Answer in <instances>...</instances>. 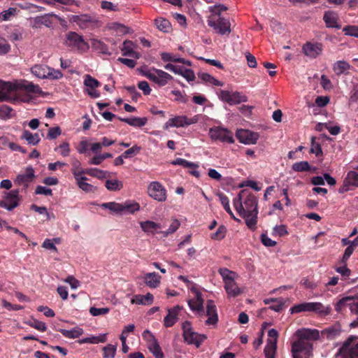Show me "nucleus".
Here are the masks:
<instances>
[{
    "label": "nucleus",
    "instance_id": "nucleus-1",
    "mask_svg": "<svg viewBox=\"0 0 358 358\" xmlns=\"http://www.w3.org/2000/svg\"><path fill=\"white\" fill-rule=\"evenodd\" d=\"M342 332V327L339 322L330 325L320 332L315 329L302 328L298 329L294 336L297 340L292 344L293 358H310L313 355V343L311 341H317L320 336L328 341L338 338Z\"/></svg>",
    "mask_w": 358,
    "mask_h": 358
},
{
    "label": "nucleus",
    "instance_id": "nucleus-2",
    "mask_svg": "<svg viewBox=\"0 0 358 358\" xmlns=\"http://www.w3.org/2000/svg\"><path fill=\"white\" fill-rule=\"evenodd\" d=\"M188 305L192 311H196L200 316L205 315L203 309V299L201 292H196L195 299L188 301ZM206 315L208 320L206 322L207 325H215L218 322L217 308L213 300H208L206 302Z\"/></svg>",
    "mask_w": 358,
    "mask_h": 358
},
{
    "label": "nucleus",
    "instance_id": "nucleus-3",
    "mask_svg": "<svg viewBox=\"0 0 358 358\" xmlns=\"http://www.w3.org/2000/svg\"><path fill=\"white\" fill-rule=\"evenodd\" d=\"M257 203V197L253 194H249L244 201V205L245 206V224L252 231H255L257 228L258 215Z\"/></svg>",
    "mask_w": 358,
    "mask_h": 358
},
{
    "label": "nucleus",
    "instance_id": "nucleus-4",
    "mask_svg": "<svg viewBox=\"0 0 358 358\" xmlns=\"http://www.w3.org/2000/svg\"><path fill=\"white\" fill-rule=\"evenodd\" d=\"M290 311L292 314L312 312L320 317H326L331 314V308L329 306H325L320 302H304L293 306Z\"/></svg>",
    "mask_w": 358,
    "mask_h": 358
},
{
    "label": "nucleus",
    "instance_id": "nucleus-5",
    "mask_svg": "<svg viewBox=\"0 0 358 358\" xmlns=\"http://www.w3.org/2000/svg\"><path fill=\"white\" fill-rule=\"evenodd\" d=\"M139 71L143 76L157 83L159 86H164L168 83L169 80L173 79L172 76L168 73L155 68L150 69L141 68Z\"/></svg>",
    "mask_w": 358,
    "mask_h": 358
},
{
    "label": "nucleus",
    "instance_id": "nucleus-6",
    "mask_svg": "<svg viewBox=\"0 0 358 358\" xmlns=\"http://www.w3.org/2000/svg\"><path fill=\"white\" fill-rule=\"evenodd\" d=\"M182 329L184 340L189 345H195L196 348H199L206 338L205 335L194 331L192 328V324L189 321H185L182 323Z\"/></svg>",
    "mask_w": 358,
    "mask_h": 358
},
{
    "label": "nucleus",
    "instance_id": "nucleus-7",
    "mask_svg": "<svg viewBox=\"0 0 358 358\" xmlns=\"http://www.w3.org/2000/svg\"><path fill=\"white\" fill-rule=\"evenodd\" d=\"M358 338L351 336L344 342L339 349L342 358H358Z\"/></svg>",
    "mask_w": 358,
    "mask_h": 358
},
{
    "label": "nucleus",
    "instance_id": "nucleus-8",
    "mask_svg": "<svg viewBox=\"0 0 358 358\" xmlns=\"http://www.w3.org/2000/svg\"><path fill=\"white\" fill-rule=\"evenodd\" d=\"M208 24L213 27L215 31L221 35L229 34L231 33V24L229 20L215 16L210 17L208 20Z\"/></svg>",
    "mask_w": 358,
    "mask_h": 358
},
{
    "label": "nucleus",
    "instance_id": "nucleus-9",
    "mask_svg": "<svg viewBox=\"0 0 358 358\" xmlns=\"http://www.w3.org/2000/svg\"><path fill=\"white\" fill-rule=\"evenodd\" d=\"M19 193L20 190L18 189L6 192L3 199L0 201V207L9 211L17 207L21 199V196L19 195Z\"/></svg>",
    "mask_w": 358,
    "mask_h": 358
},
{
    "label": "nucleus",
    "instance_id": "nucleus-10",
    "mask_svg": "<svg viewBox=\"0 0 358 358\" xmlns=\"http://www.w3.org/2000/svg\"><path fill=\"white\" fill-rule=\"evenodd\" d=\"M0 101H16L15 83L0 80Z\"/></svg>",
    "mask_w": 358,
    "mask_h": 358
},
{
    "label": "nucleus",
    "instance_id": "nucleus-11",
    "mask_svg": "<svg viewBox=\"0 0 358 358\" xmlns=\"http://www.w3.org/2000/svg\"><path fill=\"white\" fill-rule=\"evenodd\" d=\"M356 187H358V166L348 172L343 185L338 191L340 194H343Z\"/></svg>",
    "mask_w": 358,
    "mask_h": 358
},
{
    "label": "nucleus",
    "instance_id": "nucleus-12",
    "mask_svg": "<svg viewBox=\"0 0 358 358\" xmlns=\"http://www.w3.org/2000/svg\"><path fill=\"white\" fill-rule=\"evenodd\" d=\"M209 135L213 140H219L222 142L229 143H233L234 142L233 134L224 128L219 127L210 128Z\"/></svg>",
    "mask_w": 358,
    "mask_h": 358
},
{
    "label": "nucleus",
    "instance_id": "nucleus-13",
    "mask_svg": "<svg viewBox=\"0 0 358 358\" xmlns=\"http://www.w3.org/2000/svg\"><path fill=\"white\" fill-rule=\"evenodd\" d=\"M220 98L230 105H236L248 101V97L239 92H231L227 90H221Z\"/></svg>",
    "mask_w": 358,
    "mask_h": 358
},
{
    "label": "nucleus",
    "instance_id": "nucleus-14",
    "mask_svg": "<svg viewBox=\"0 0 358 358\" xmlns=\"http://www.w3.org/2000/svg\"><path fill=\"white\" fill-rule=\"evenodd\" d=\"M148 194L153 199L159 202L166 199V190L160 182L157 181L150 183L148 187Z\"/></svg>",
    "mask_w": 358,
    "mask_h": 358
},
{
    "label": "nucleus",
    "instance_id": "nucleus-15",
    "mask_svg": "<svg viewBox=\"0 0 358 358\" xmlns=\"http://www.w3.org/2000/svg\"><path fill=\"white\" fill-rule=\"evenodd\" d=\"M198 122L197 116L192 118H187L185 115L176 116L169 119L164 124V129H168L169 127H180L195 124Z\"/></svg>",
    "mask_w": 358,
    "mask_h": 358
},
{
    "label": "nucleus",
    "instance_id": "nucleus-16",
    "mask_svg": "<svg viewBox=\"0 0 358 358\" xmlns=\"http://www.w3.org/2000/svg\"><path fill=\"white\" fill-rule=\"evenodd\" d=\"M302 50L305 55L315 59L322 53L323 45L319 42L313 43L308 41L303 45Z\"/></svg>",
    "mask_w": 358,
    "mask_h": 358
},
{
    "label": "nucleus",
    "instance_id": "nucleus-17",
    "mask_svg": "<svg viewBox=\"0 0 358 358\" xmlns=\"http://www.w3.org/2000/svg\"><path fill=\"white\" fill-rule=\"evenodd\" d=\"M34 178V170L31 166H29L26 169L25 173L19 174L16 177L14 183L17 185H24V189H26Z\"/></svg>",
    "mask_w": 358,
    "mask_h": 358
},
{
    "label": "nucleus",
    "instance_id": "nucleus-18",
    "mask_svg": "<svg viewBox=\"0 0 358 358\" xmlns=\"http://www.w3.org/2000/svg\"><path fill=\"white\" fill-rule=\"evenodd\" d=\"M236 137L241 143L244 144H255L259 138V134L249 130H238Z\"/></svg>",
    "mask_w": 358,
    "mask_h": 358
},
{
    "label": "nucleus",
    "instance_id": "nucleus-19",
    "mask_svg": "<svg viewBox=\"0 0 358 358\" xmlns=\"http://www.w3.org/2000/svg\"><path fill=\"white\" fill-rule=\"evenodd\" d=\"M15 86L16 88V101L20 100V94L21 91H25L27 92L37 93L39 90V87L31 83L26 80H22L20 82H15Z\"/></svg>",
    "mask_w": 358,
    "mask_h": 358
},
{
    "label": "nucleus",
    "instance_id": "nucleus-20",
    "mask_svg": "<svg viewBox=\"0 0 358 358\" xmlns=\"http://www.w3.org/2000/svg\"><path fill=\"white\" fill-rule=\"evenodd\" d=\"M66 43L69 46L76 47L78 49H82L83 46L87 45L82 36L73 31H70L66 35Z\"/></svg>",
    "mask_w": 358,
    "mask_h": 358
},
{
    "label": "nucleus",
    "instance_id": "nucleus-21",
    "mask_svg": "<svg viewBox=\"0 0 358 358\" xmlns=\"http://www.w3.org/2000/svg\"><path fill=\"white\" fill-rule=\"evenodd\" d=\"M181 307L176 306V307L169 309V313L164 319V326L166 327H172L177 321V315Z\"/></svg>",
    "mask_w": 358,
    "mask_h": 358
},
{
    "label": "nucleus",
    "instance_id": "nucleus-22",
    "mask_svg": "<svg viewBox=\"0 0 358 358\" xmlns=\"http://www.w3.org/2000/svg\"><path fill=\"white\" fill-rule=\"evenodd\" d=\"M161 276L155 272L148 273L144 276L145 283L151 288H156L160 284Z\"/></svg>",
    "mask_w": 358,
    "mask_h": 358
},
{
    "label": "nucleus",
    "instance_id": "nucleus-23",
    "mask_svg": "<svg viewBox=\"0 0 358 358\" xmlns=\"http://www.w3.org/2000/svg\"><path fill=\"white\" fill-rule=\"evenodd\" d=\"M263 302L266 305H268L272 303V304L269 306V308L275 312L281 311L283 309L285 305V301L282 298L265 299H264Z\"/></svg>",
    "mask_w": 358,
    "mask_h": 358
},
{
    "label": "nucleus",
    "instance_id": "nucleus-24",
    "mask_svg": "<svg viewBox=\"0 0 358 358\" xmlns=\"http://www.w3.org/2000/svg\"><path fill=\"white\" fill-rule=\"evenodd\" d=\"M72 20L76 23L80 28H86L90 23L93 22L94 19L92 16L87 14L73 15Z\"/></svg>",
    "mask_w": 358,
    "mask_h": 358
},
{
    "label": "nucleus",
    "instance_id": "nucleus-25",
    "mask_svg": "<svg viewBox=\"0 0 358 358\" xmlns=\"http://www.w3.org/2000/svg\"><path fill=\"white\" fill-rule=\"evenodd\" d=\"M326 26L329 28H339L337 24L338 17L335 12L331 10L326 11L323 16Z\"/></svg>",
    "mask_w": 358,
    "mask_h": 358
},
{
    "label": "nucleus",
    "instance_id": "nucleus-26",
    "mask_svg": "<svg viewBox=\"0 0 358 358\" xmlns=\"http://www.w3.org/2000/svg\"><path fill=\"white\" fill-rule=\"evenodd\" d=\"M131 303L150 305L153 302V295L148 293L145 295L136 294L131 300Z\"/></svg>",
    "mask_w": 358,
    "mask_h": 358
},
{
    "label": "nucleus",
    "instance_id": "nucleus-27",
    "mask_svg": "<svg viewBox=\"0 0 358 358\" xmlns=\"http://www.w3.org/2000/svg\"><path fill=\"white\" fill-rule=\"evenodd\" d=\"M224 289L230 297H236L241 294V291L240 288L238 287L236 282L234 281V279L224 283Z\"/></svg>",
    "mask_w": 358,
    "mask_h": 358
},
{
    "label": "nucleus",
    "instance_id": "nucleus-28",
    "mask_svg": "<svg viewBox=\"0 0 358 358\" xmlns=\"http://www.w3.org/2000/svg\"><path fill=\"white\" fill-rule=\"evenodd\" d=\"M118 120L121 122H124L127 123L128 124L136 127H141L146 124L148 122V119L146 117H133L130 118H122L119 117Z\"/></svg>",
    "mask_w": 358,
    "mask_h": 358
},
{
    "label": "nucleus",
    "instance_id": "nucleus-29",
    "mask_svg": "<svg viewBox=\"0 0 358 358\" xmlns=\"http://www.w3.org/2000/svg\"><path fill=\"white\" fill-rule=\"evenodd\" d=\"M246 190H242L239 192L237 197L234 199V206L240 216L243 217L245 220V209L243 205V196L245 193Z\"/></svg>",
    "mask_w": 358,
    "mask_h": 358
},
{
    "label": "nucleus",
    "instance_id": "nucleus-30",
    "mask_svg": "<svg viewBox=\"0 0 358 358\" xmlns=\"http://www.w3.org/2000/svg\"><path fill=\"white\" fill-rule=\"evenodd\" d=\"M72 174L78 184L82 180H87L88 178L85 176H83V174H86V169H83L80 167V163L78 162H76V164L73 166V167L71 169Z\"/></svg>",
    "mask_w": 358,
    "mask_h": 358
},
{
    "label": "nucleus",
    "instance_id": "nucleus-31",
    "mask_svg": "<svg viewBox=\"0 0 358 358\" xmlns=\"http://www.w3.org/2000/svg\"><path fill=\"white\" fill-rule=\"evenodd\" d=\"M31 73L39 78H46L48 66L43 64H36L31 69Z\"/></svg>",
    "mask_w": 358,
    "mask_h": 358
},
{
    "label": "nucleus",
    "instance_id": "nucleus-32",
    "mask_svg": "<svg viewBox=\"0 0 358 358\" xmlns=\"http://www.w3.org/2000/svg\"><path fill=\"white\" fill-rule=\"evenodd\" d=\"M122 206L123 208V213L134 214L140 210L139 203L130 200H127L122 203Z\"/></svg>",
    "mask_w": 358,
    "mask_h": 358
},
{
    "label": "nucleus",
    "instance_id": "nucleus-33",
    "mask_svg": "<svg viewBox=\"0 0 358 358\" xmlns=\"http://www.w3.org/2000/svg\"><path fill=\"white\" fill-rule=\"evenodd\" d=\"M217 196H219L220 201L223 206V208L224 210L230 215L231 217L234 219L235 221L241 222V220L238 218H236L234 213H232L230 206H229V200L228 197L224 194L223 193H218Z\"/></svg>",
    "mask_w": 358,
    "mask_h": 358
},
{
    "label": "nucleus",
    "instance_id": "nucleus-34",
    "mask_svg": "<svg viewBox=\"0 0 358 358\" xmlns=\"http://www.w3.org/2000/svg\"><path fill=\"white\" fill-rule=\"evenodd\" d=\"M141 227L144 232L154 234L160 229V224L152 221H145L140 223Z\"/></svg>",
    "mask_w": 358,
    "mask_h": 358
},
{
    "label": "nucleus",
    "instance_id": "nucleus-35",
    "mask_svg": "<svg viewBox=\"0 0 358 358\" xmlns=\"http://www.w3.org/2000/svg\"><path fill=\"white\" fill-rule=\"evenodd\" d=\"M59 331L64 336L69 338H77L83 334V330L79 327H75L71 330L61 329Z\"/></svg>",
    "mask_w": 358,
    "mask_h": 358
},
{
    "label": "nucleus",
    "instance_id": "nucleus-36",
    "mask_svg": "<svg viewBox=\"0 0 358 358\" xmlns=\"http://www.w3.org/2000/svg\"><path fill=\"white\" fill-rule=\"evenodd\" d=\"M85 173L99 179L106 178L109 177L110 175L108 171L101 170L96 168L86 169Z\"/></svg>",
    "mask_w": 358,
    "mask_h": 358
},
{
    "label": "nucleus",
    "instance_id": "nucleus-37",
    "mask_svg": "<svg viewBox=\"0 0 358 358\" xmlns=\"http://www.w3.org/2000/svg\"><path fill=\"white\" fill-rule=\"evenodd\" d=\"M350 68V65L345 61H338L334 64L333 70L336 75L340 76L349 70Z\"/></svg>",
    "mask_w": 358,
    "mask_h": 358
},
{
    "label": "nucleus",
    "instance_id": "nucleus-38",
    "mask_svg": "<svg viewBox=\"0 0 358 358\" xmlns=\"http://www.w3.org/2000/svg\"><path fill=\"white\" fill-rule=\"evenodd\" d=\"M22 138L25 139L29 144L35 145L39 143L41 138L38 134H31L28 130H24L22 133Z\"/></svg>",
    "mask_w": 358,
    "mask_h": 358
},
{
    "label": "nucleus",
    "instance_id": "nucleus-39",
    "mask_svg": "<svg viewBox=\"0 0 358 358\" xmlns=\"http://www.w3.org/2000/svg\"><path fill=\"white\" fill-rule=\"evenodd\" d=\"M101 207L110 210L117 214H123V208L122 203L113 202H107L101 204Z\"/></svg>",
    "mask_w": 358,
    "mask_h": 358
},
{
    "label": "nucleus",
    "instance_id": "nucleus-40",
    "mask_svg": "<svg viewBox=\"0 0 358 358\" xmlns=\"http://www.w3.org/2000/svg\"><path fill=\"white\" fill-rule=\"evenodd\" d=\"M276 350L275 341L268 340L267 344L264 348V354L266 358H275V353Z\"/></svg>",
    "mask_w": 358,
    "mask_h": 358
},
{
    "label": "nucleus",
    "instance_id": "nucleus-41",
    "mask_svg": "<svg viewBox=\"0 0 358 358\" xmlns=\"http://www.w3.org/2000/svg\"><path fill=\"white\" fill-rule=\"evenodd\" d=\"M155 24L157 29L163 32H168L171 28V23L169 21L163 17L155 19Z\"/></svg>",
    "mask_w": 358,
    "mask_h": 358
},
{
    "label": "nucleus",
    "instance_id": "nucleus-42",
    "mask_svg": "<svg viewBox=\"0 0 358 358\" xmlns=\"http://www.w3.org/2000/svg\"><path fill=\"white\" fill-rule=\"evenodd\" d=\"M352 301V296H345L340 299L335 305V310L337 312H341L345 307L350 306V301Z\"/></svg>",
    "mask_w": 358,
    "mask_h": 358
},
{
    "label": "nucleus",
    "instance_id": "nucleus-43",
    "mask_svg": "<svg viewBox=\"0 0 358 358\" xmlns=\"http://www.w3.org/2000/svg\"><path fill=\"white\" fill-rule=\"evenodd\" d=\"M117 346L108 344L102 348L103 358H114L116 354Z\"/></svg>",
    "mask_w": 358,
    "mask_h": 358
},
{
    "label": "nucleus",
    "instance_id": "nucleus-44",
    "mask_svg": "<svg viewBox=\"0 0 358 358\" xmlns=\"http://www.w3.org/2000/svg\"><path fill=\"white\" fill-rule=\"evenodd\" d=\"M53 16V15L46 14L41 16H38L35 18L34 21L37 25L43 24L48 27H50L52 25V20L50 17Z\"/></svg>",
    "mask_w": 358,
    "mask_h": 358
},
{
    "label": "nucleus",
    "instance_id": "nucleus-45",
    "mask_svg": "<svg viewBox=\"0 0 358 358\" xmlns=\"http://www.w3.org/2000/svg\"><path fill=\"white\" fill-rule=\"evenodd\" d=\"M105 186L110 191H117L120 190L123 187V184L117 180H107Z\"/></svg>",
    "mask_w": 358,
    "mask_h": 358
},
{
    "label": "nucleus",
    "instance_id": "nucleus-46",
    "mask_svg": "<svg viewBox=\"0 0 358 358\" xmlns=\"http://www.w3.org/2000/svg\"><path fill=\"white\" fill-rule=\"evenodd\" d=\"M173 165L182 166L185 168L197 169L199 165L182 158H177L172 162Z\"/></svg>",
    "mask_w": 358,
    "mask_h": 358
},
{
    "label": "nucleus",
    "instance_id": "nucleus-47",
    "mask_svg": "<svg viewBox=\"0 0 358 358\" xmlns=\"http://www.w3.org/2000/svg\"><path fill=\"white\" fill-rule=\"evenodd\" d=\"M27 324L29 326H30L40 331H42V332L45 331L47 329V326H46L45 323L38 321L36 319L29 320L28 322H27Z\"/></svg>",
    "mask_w": 358,
    "mask_h": 358
},
{
    "label": "nucleus",
    "instance_id": "nucleus-48",
    "mask_svg": "<svg viewBox=\"0 0 358 358\" xmlns=\"http://www.w3.org/2000/svg\"><path fill=\"white\" fill-rule=\"evenodd\" d=\"M292 169L297 172H304L310 170V164L306 161L296 162L292 165Z\"/></svg>",
    "mask_w": 358,
    "mask_h": 358
},
{
    "label": "nucleus",
    "instance_id": "nucleus-49",
    "mask_svg": "<svg viewBox=\"0 0 358 358\" xmlns=\"http://www.w3.org/2000/svg\"><path fill=\"white\" fill-rule=\"evenodd\" d=\"M134 44L131 41H125L121 48L123 56L129 57L134 52Z\"/></svg>",
    "mask_w": 358,
    "mask_h": 358
},
{
    "label": "nucleus",
    "instance_id": "nucleus-50",
    "mask_svg": "<svg viewBox=\"0 0 358 358\" xmlns=\"http://www.w3.org/2000/svg\"><path fill=\"white\" fill-rule=\"evenodd\" d=\"M84 84L86 87L91 90H95L100 85V83L95 78L90 75H86L85 77Z\"/></svg>",
    "mask_w": 358,
    "mask_h": 358
},
{
    "label": "nucleus",
    "instance_id": "nucleus-51",
    "mask_svg": "<svg viewBox=\"0 0 358 358\" xmlns=\"http://www.w3.org/2000/svg\"><path fill=\"white\" fill-rule=\"evenodd\" d=\"M226 233H227L226 227L224 225H220L218 227L217 230L215 233H213L210 235V237L213 240L221 241L225 237Z\"/></svg>",
    "mask_w": 358,
    "mask_h": 358
},
{
    "label": "nucleus",
    "instance_id": "nucleus-52",
    "mask_svg": "<svg viewBox=\"0 0 358 358\" xmlns=\"http://www.w3.org/2000/svg\"><path fill=\"white\" fill-rule=\"evenodd\" d=\"M141 150V148L137 145H134L131 148L127 150L122 153V157L124 159L132 157L136 155H138Z\"/></svg>",
    "mask_w": 358,
    "mask_h": 358
},
{
    "label": "nucleus",
    "instance_id": "nucleus-53",
    "mask_svg": "<svg viewBox=\"0 0 358 358\" xmlns=\"http://www.w3.org/2000/svg\"><path fill=\"white\" fill-rule=\"evenodd\" d=\"M310 152L315 154L316 156L322 155V150L319 143L315 141V137L311 138V148Z\"/></svg>",
    "mask_w": 358,
    "mask_h": 358
},
{
    "label": "nucleus",
    "instance_id": "nucleus-54",
    "mask_svg": "<svg viewBox=\"0 0 358 358\" xmlns=\"http://www.w3.org/2000/svg\"><path fill=\"white\" fill-rule=\"evenodd\" d=\"M10 40L13 42L20 41L23 39V34L21 29H14L8 36Z\"/></svg>",
    "mask_w": 358,
    "mask_h": 358
},
{
    "label": "nucleus",
    "instance_id": "nucleus-55",
    "mask_svg": "<svg viewBox=\"0 0 358 358\" xmlns=\"http://www.w3.org/2000/svg\"><path fill=\"white\" fill-rule=\"evenodd\" d=\"M219 273L222 277L224 283H226V282L234 280V278L231 276V274L234 273L227 268H220Z\"/></svg>",
    "mask_w": 358,
    "mask_h": 358
},
{
    "label": "nucleus",
    "instance_id": "nucleus-56",
    "mask_svg": "<svg viewBox=\"0 0 358 358\" xmlns=\"http://www.w3.org/2000/svg\"><path fill=\"white\" fill-rule=\"evenodd\" d=\"M16 12V9L14 8H10L7 10H5L0 13L1 21H6L10 20L11 17L14 16Z\"/></svg>",
    "mask_w": 358,
    "mask_h": 358
},
{
    "label": "nucleus",
    "instance_id": "nucleus-57",
    "mask_svg": "<svg viewBox=\"0 0 358 358\" xmlns=\"http://www.w3.org/2000/svg\"><path fill=\"white\" fill-rule=\"evenodd\" d=\"M63 74L59 70H55L48 66V72L46 78L48 79H59L62 78Z\"/></svg>",
    "mask_w": 358,
    "mask_h": 358
},
{
    "label": "nucleus",
    "instance_id": "nucleus-58",
    "mask_svg": "<svg viewBox=\"0 0 358 358\" xmlns=\"http://www.w3.org/2000/svg\"><path fill=\"white\" fill-rule=\"evenodd\" d=\"M108 312H109L108 308L91 307L90 309V313L93 316H99V315H106Z\"/></svg>",
    "mask_w": 358,
    "mask_h": 358
},
{
    "label": "nucleus",
    "instance_id": "nucleus-59",
    "mask_svg": "<svg viewBox=\"0 0 358 358\" xmlns=\"http://www.w3.org/2000/svg\"><path fill=\"white\" fill-rule=\"evenodd\" d=\"M87 180H82L77 185L82 190L85 192H93L96 188L91 184L86 182Z\"/></svg>",
    "mask_w": 358,
    "mask_h": 358
},
{
    "label": "nucleus",
    "instance_id": "nucleus-60",
    "mask_svg": "<svg viewBox=\"0 0 358 358\" xmlns=\"http://www.w3.org/2000/svg\"><path fill=\"white\" fill-rule=\"evenodd\" d=\"M62 133V130L60 127H51L48 130V133L47 134V138L49 139H55L57 138Z\"/></svg>",
    "mask_w": 358,
    "mask_h": 358
},
{
    "label": "nucleus",
    "instance_id": "nucleus-61",
    "mask_svg": "<svg viewBox=\"0 0 358 358\" xmlns=\"http://www.w3.org/2000/svg\"><path fill=\"white\" fill-rule=\"evenodd\" d=\"M273 234L282 237L288 234L287 227L284 224L276 225L273 228Z\"/></svg>",
    "mask_w": 358,
    "mask_h": 358
},
{
    "label": "nucleus",
    "instance_id": "nucleus-62",
    "mask_svg": "<svg viewBox=\"0 0 358 358\" xmlns=\"http://www.w3.org/2000/svg\"><path fill=\"white\" fill-rule=\"evenodd\" d=\"M13 110L8 106H2L0 107V116L3 118H9L12 116Z\"/></svg>",
    "mask_w": 358,
    "mask_h": 358
},
{
    "label": "nucleus",
    "instance_id": "nucleus-63",
    "mask_svg": "<svg viewBox=\"0 0 358 358\" xmlns=\"http://www.w3.org/2000/svg\"><path fill=\"white\" fill-rule=\"evenodd\" d=\"M180 225V222L178 220H174L171 223L168 230L166 231H164L165 236H167L169 234H171L176 231V230L179 228Z\"/></svg>",
    "mask_w": 358,
    "mask_h": 358
},
{
    "label": "nucleus",
    "instance_id": "nucleus-64",
    "mask_svg": "<svg viewBox=\"0 0 358 358\" xmlns=\"http://www.w3.org/2000/svg\"><path fill=\"white\" fill-rule=\"evenodd\" d=\"M343 31L346 35L355 36L358 38V27L357 26H347L343 28Z\"/></svg>",
    "mask_w": 358,
    "mask_h": 358
}]
</instances>
